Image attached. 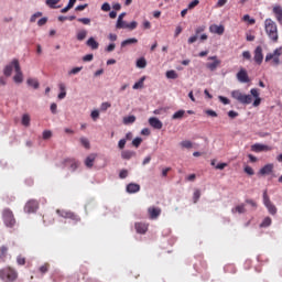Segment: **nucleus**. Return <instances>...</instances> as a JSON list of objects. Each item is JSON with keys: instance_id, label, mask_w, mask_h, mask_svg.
I'll return each instance as SVG.
<instances>
[{"instance_id": "obj_5", "label": "nucleus", "mask_w": 282, "mask_h": 282, "mask_svg": "<svg viewBox=\"0 0 282 282\" xmlns=\"http://www.w3.org/2000/svg\"><path fill=\"white\" fill-rule=\"evenodd\" d=\"M263 204H264L269 215L274 216L279 212V209L276 208V205H274V203H272V200H270V196H268V189H265L263 192Z\"/></svg>"}, {"instance_id": "obj_4", "label": "nucleus", "mask_w": 282, "mask_h": 282, "mask_svg": "<svg viewBox=\"0 0 282 282\" xmlns=\"http://www.w3.org/2000/svg\"><path fill=\"white\" fill-rule=\"evenodd\" d=\"M2 220L7 228H14V226H17V218H14V213H12L10 208L2 210Z\"/></svg>"}, {"instance_id": "obj_12", "label": "nucleus", "mask_w": 282, "mask_h": 282, "mask_svg": "<svg viewBox=\"0 0 282 282\" xmlns=\"http://www.w3.org/2000/svg\"><path fill=\"white\" fill-rule=\"evenodd\" d=\"M251 151H253L254 153H261L263 151H272V148L270 145L256 143L251 145Z\"/></svg>"}, {"instance_id": "obj_43", "label": "nucleus", "mask_w": 282, "mask_h": 282, "mask_svg": "<svg viewBox=\"0 0 282 282\" xmlns=\"http://www.w3.org/2000/svg\"><path fill=\"white\" fill-rule=\"evenodd\" d=\"M8 246L0 247V257H8Z\"/></svg>"}, {"instance_id": "obj_6", "label": "nucleus", "mask_w": 282, "mask_h": 282, "mask_svg": "<svg viewBox=\"0 0 282 282\" xmlns=\"http://www.w3.org/2000/svg\"><path fill=\"white\" fill-rule=\"evenodd\" d=\"M281 55L282 48H275L273 53H269L265 55V63H270V61H273V65H281Z\"/></svg>"}, {"instance_id": "obj_26", "label": "nucleus", "mask_w": 282, "mask_h": 282, "mask_svg": "<svg viewBox=\"0 0 282 282\" xmlns=\"http://www.w3.org/2000/svg\"><path fill=\"white\" fill-rule=\"evenodd\" d=\"M135 43H138V39L131 37V39L122 41L121 47H127V45H135Z\"/></svg>"}, {"instance_id": "obj_50", "label": "nucleus", "mask_w": 282, "mask_h": 282, "mask_svg": "<svg viewBox=\"0 0 282 282\" xmlns=\"http://www.w3.org/2000/svg\"><path fill=\"white\" fill-rule=\"evenodd\" d=\"M135 28H138V22L132 21V22L128 23L126 30H135Z\"/></svg>"}, {"instance_id": "obj_36", "label": "nucleus", "mask_w": 282, "mask_h": 282, "mask_svg": "<svg viewBox=\"0 0 282 282\" xmlns=\"http://www.w3.org/2000/svg\"><path fill=\"white\" fill-rule=\"evenodd\" d=\"M79 142H80L82 147H84L85 149H89L90 143H89V140L87 138H85V137L80 138Z\"/></svg>"}, {"instance_id": "obj_33", "label": "nucleus", "mask_w": 282, "mask_h": 282, "mask_svg": "<svg viewBox=\"0 0 282 282\" xmlns=\"http://www.w3.org/2000/svg\"><path fill=\"white\" fill-rule=\"evenodd\" d=\"M26 83L30 87H33V89H39V80L29 78Z\"/></svg>"}, {"instance_id": "obj_62", "label": "nucleus", "mask_w": 282, "mask_h": 282, "mask_svg": "<svg viewBox=\"0 0 282 282\" xmlns=\"http://www.w3.org/2000/svg\"><path fill=\"white\" fill-rule=\"evenodd\" d=\"M171 171V167H165L162 170V177H167L169 173Z\"/></svg>"}, {"instance_id": "obj_60", "label": "nucleus", "mask_w": 282, "mask_h": 282, "mask_svg": "<svg viewBox=\"0 0 282 282\" xmlns=\"http://www.w3.org/2000/svg\"><path fill=\"white\" fill-rule=\"evenodd\" d=\"M90 116L93 120H98V118H100V112L98 110H94Z\"/></svg>"}, {"instance_id": "obj_22", "label": "nucleus", "mask_w": 282, "mask_h": 282, "mask_svg": "<svg viewBox=\"0 0 282 282\" xmlns=\"http://www.w3.org/2000/svg\"><path fill=\"white\" fill-rule=\"evenodd\" d=\"M122 160H131V158H135V152L131 150H124L121 152Z\"/></svg>"}, {"instance_id": "obj_32", "label": "nucleus", "mask_w": 282, "mask_h": 282, "mask_svg": "<svg viewBox=\"0 0 282 282\" xmlns=\"http://www.w3.org/2000/svg\"><path fill=\"white\" fill-rule=\"evenodd\" d=\"M137 67H139V69H144V67H147V59L144 57H141L137 61Z\"/></svg>"}, {"instance_id": "obj_59", "label": "nucleus", "mask_w": 282, "mask_h": 282, "mask_svg": "<svg viewBox=\"0 0 282 282\" xmlns=\"http://www.w3.org/2000/svg\"><path fill=\"white\" fill-rule=\"evenodd\" d=\"M242 57H243L246 61H250V58H252V55L250 54L249 51H245V52H242Z\"/></svg>"}, {"instance_id": "obj_64", "label": "nucleus", "mask_w": 282, "mask_h": 282, "mask_svg": "<svg viewBox=\"0 0 282 282\" xmlns=\"http://www.w3.org/2000/svg\"><path fill=\"white\" fill-rule=\"evenodd\" d=\"M113 50H116V45L112 43V44H109L107 47H106V52H113Z\"/></svg>"}, {"instance_id": "obj_13", "label": "nucleus", "mask_w": 282, "mask_h": 282, "mask_svg": "<svg viewBox=\"0 0 282 282\" xmlns=\"http://www.w3.org/2000/svg\"><path fill=\"white\" fill-rule=\"evenodd\" d=\"M148 214L150 219H158L162 215V209L160 207H149Z\"/></svg>"}, {"instance_id": "obj_45", "label": "nucleus", "mask_w": 282, "mask_h": 282, "mask_svg": "<svg viewBox=\"0 0 282 282\" xmlns=\"http://www.w3.org/2000/svg\"><path fill=\"white\" fill-rule=\"evenodd\" d=\"M50 270V263H45L44 265L40 267V272L42 274H46V272H48Z\"/></svg>"}, {"instance_id": "obj_61", "label": "nucleus", "mask_w": 282, "mask_h": 282, "mask_svg": "<svg viewBox=\"0 0 282 282\" xmlns=\"http://www.w3.org/2000/svg\"><path fill=\"white\" fill-rule=\"evenodd\" d=\"M226 166H228V163H218V164L216 165V169H217L218 171H224V169H226Z\"/></svg>"}, {"instance_id": "obj_14", "label": "nucleus", "mask_w": 282, "mask_h": 282, "mask_svg": "<svg viewBox=\"0 0 282 282\" xmlns=\"http://www.w3.org/2000/svg\"><path fill=\"white\" fill-rule=\"evenodd\" d=\"M253 59L256 63H258V65H261V63H263V48L261 46L256 47Z\"/></svg>"}, {"instance_id": "obj_25", "label": "nucleus", "mask_w": 282, "mask_h": 282, "mask_svg": "<svg viewBox=\"0 0 282 282\" xmlns=\"http://www.w3.org/2000/svg\"><path fill=\"white\" fill-rule=\"evenodd\" d=\"M13 63H14V59L4 67V70H3L4 76H12V69H14Z\"/></svg>"}, {"instance_id": "obj_20", "label": "nucleus", "mask_w": 282, "mask_h": 282, "mask_svg": "<svg viewBox=\"0 0 282 282\" xmlns=\"http://www.w3.org/2000/svg\"><path fill=\"white\" fill-rule=\"evenodd\" d=\"M127 193H140V185L135 183H130L127 185Z\"/></svg>"}, {"instance_id": "obj_21", "label": "nucleus", "mask_w": 282, "mask_h": 282, "mask_svg": "<svg viewBox=\"0 0 282 282\" xmlns=\"http://www.w3.org/2000/svg\"><path fill=\"white\" fill-rule=\"evenodd\" d=\"M86 45L90 47V50H98V47H100V44L96 42L94 37H89L86 42Z\"/></svg>"}, {"instance_id": "obj_3", "label": "nucleus", "mask_w": 282, "mask_h": 282, "mask_svg": "<svg viewBox=\"0 0 282 282\" xmlns=\"http://www.w3.org/2000/svg\"><path fill=\"white\" fill-rule=\"evenodd\" d=\"M0 279L4 282H14L19 279V273L11 267H6L0 270Z\"/></svg>"}, {"instance_id": "obj_49", "label": "nucleus", "mask_w": 282, "mask_h": 282, "mask_svg": "<svg viewBox=\"0 0 282 282\" xmlns=\"http://www.w3.org/2000/svg\"><path fill=\"white\" fill-rule=\"evenodd\" d=\"M121 26L118 25V20H117V24L116 28L117 30H127V25H129V23L124 22L123 20H121Z\"/></svg>"}, {"instance_id": "obj_39", "label": "nucleus", "mask_w": 282, "mask_h": 282, "mask_svg": "<svg viewBox=\"0 0 282 282\" xmlns=\"http://www.w3.org/2000/svg\"><path fill=\"white\" fill-rule=\"evenodd\" d=\"M22 124L23 127H30V115L22 116Z\"/></svg>"}, {"instance_id": "obj_58", "label": "nucleus", "mask_w": 282, "mask_h": 282, "mask_svg": "<svg viewBox=\"0 0 282 282\" xmlns=\"http://www.w3.org/2000/svg\"><path fill=\"white\" fill-rule=\"evenodd\" d=\"M85 63H89V61H94V54H87L83 57Z\"/></svg>"}, {"instance_id": "obj_2", "label": "nucleus", "mask_w": 282, "mask_h": 282, "mask_svg": "<svg viewBox=\"0 0 282 282\" xmlns=\"http://www.w3.org/2000/svg\"><path fill=\"white\" fill-rule=\"evenodd\" d=\"M264 30L272 43H279V28L276 26V22L272 19H267L264 21Z\"/></svg>"}, {"instance_id": "obj_8", "label": "nucleus", "mask_w": 282, "mask_h": 282, "mask_svg": "<svg viewBox=\"0 0 282 282\" xmlns=\"http://www.w3.org/2000/svg\"><path fill=\"white\" fill-rule=\"evenodd\" d=\"M207 61H212L206 63L205 67L207 69H209V72H216L217 67H219L221 65V59H219V57H217V55L214 56H209L207 58Z\"/></svg>"}, {"instance_id": "obj_9", "label": "nucleus", "mask_w": 282, "mask_h": 282, "mask_svg": "<svg viewBox=\"0 0 282 282\" xmlns=\"http://www.w3.org/2000/svg\"><path fill=\"white\" fill-rule=\"evenodd\" d=\"M13 65L15 72L13 80L14 83L21 84L23 83V72H21V64H19V59H13Z\"/></svg>"}, {"instance_id": "obj_54", "label": "nucleus", "mask_w": 282, "mask_h": 282, "mask_svg": "<svg viewBox=\"0 0 282 282\" xmlns=\"http://www.w3.org/2000/svg\"><path fill=\"white\" fill-rule=\"evenodd\" d=\"M110 107H111V104L106 101L101 104L100 110L107 111V109H109Z\"/></svg>"}, {"instance_id": "obj_30", "label": "nucleus", "mask_w": 282, "mask_h": 282, "mask_svg": "<svg viewBox=\"0 0 282 282\" xmlns=\"http://www.w3.org/2000/svg\"><path fill=\"white\" fill-rule=\"evenodd\" d=\"M184 113H186V111L184 110H178L176 111L173 116H172V120H182L184 118Z\"/></svg>"}, {"instance_id": "obj_46", "label": "nucleus", "mask_w": 282, "mask_h": 282, "mask_svg": "<svg viewBox=\"0 0 282 282\" xmlns=\"http://www.w3.org/2000/svg\"><path fill=\"white\" fill-rule=\"evenodd\" d=\"M79 72H83V66L73 68L72 70L68 72V75H69V76L76 75V74H78Z\"/></svg>"}, {"instance_id": "obj_51", "label": "nucleus", "mask_w": 282, "mask_h": 282, "mask_svg": "<svg viewBox=\"0 0 282 282\" xmlns=\"http://www.w3.org/2000/svg\"><path fill=\"white\" fill-rule=\"evenodd\" d=\"M245 173H247V175H254V170H252L250 165H247L245 166Z\"/></svg>"}, {"instance_id": "obj_57", "label": "nucleus", "mask_w": 282, "mask_h": 282, "mask_svg": "<svg viewBox=\"0 0 282 282\" xmlns=\"http://www.w3.org/2000/svg\"><path fill=\"white\" fill-rule=\"evenodd\" d=\"M127 145V139H121V140H119V142H118V148L119 149H124V147Z\"/></svg>"}, {"instance_id": "obj_11", "label": "nucleus", "mask_w": 282, "mask_h": 282, "mask_svg": "<svg viewBox=\"0 0 282 282\" xmlns=\"http://www.w3.org/2000/svg\"><path fill=\"white\" fill-rule=\"evenodd\" d=\"M236 77L239 83H249L250 82V77L248 76V70H246L245 68H241L237 73Z\"/></svg>"}, {"instance_id": "obj_16", "label": "nucleus", "mask_w": 282, "mask_h": 282, "mask_svg": "<svg viewBox=\"0 0 282 282\" xmlns=\"http://www.w3.org/2000/svg\"><path fill=\"white\" fill-rule=\"evenodd\" d=\"M134 228L139 235H145L147 230H149V225L144 223H135Z\"/></svg>"}, {"instance_id": "obj_37", "label": "nucleus", "mask_w": 282, "mask_h": 282, "mask_svg": "<svg viewBox=\"0 0 282 282\" xmlns=\"http://www.w3.org/2000/svg\"><path fill=\"white\" fill-rule=\"evenodd\" d=\"M78 23H83V25H91V19L89 18H78Z\"/></svg>"}, {"instance_id": "obj_38", "label": "nucleus", "mask_w": 282, "mask_h": 282, "mask_svg": "<svg viewBox=\"0 0 282 282\" xmlns=\"http://www.w3.org/2000/svg\"><path fill=\"white\" fill-rule=\"evenodd\" d=\"M199 197H202V192L199 189H195L193 195L194 204H197V202H199Z\"/></svg>"}, {"instance_id": "obj_53", "label": "nucleus", "mask_w": 282, "mask_h": 282, "mask_svg": "<svg viewBox=\"0 0 282 282\" xmlns=\"http://www.w3.org/2000/svg\"><path fill=\"white\" fill-rule=\"evenodd\" d=\"M218 99L220 100V102H223V105H230V99H228L227 97L219 96Z\"/></svg>"}, {"instance_id": "obj_63", "label": "nucleus", "mask_w": 282, "mask_h": 282, "mask_svg": "<svg viewBox=\"0 0 282 282\" xmlns=\"http://www.w3.org/2000/svg\"><path fill=\"white\" fill-rule=\"evenodd\" d=\"M45 23H47V18H42L37 21V25H40V28L45 25Z\"/></svg>"}, {"instance_id": "obj_47", "label": "nucleus", "mask_w": 282, "mask_h": 282, "mask_svg": "<svg viewBox=\"0 0 282 282\" xmlns=\"http://www.w3.org/2000/svg\"><path fill=\"white\" fill-rule=\"evenodd\" d=\"M128 176H129V171H127V170L120 171V173H119L120 180H127Z\"/></svg>"}, {"instance_id": "obj_56", "label": "nucleus", "mask_w": 282, "mask_h": 282, "mask_svg": "<svg viewBox=\"0 0 282 282\" xmlns=\"http://www.w3.org/2000/svg\"><path fill=\"white\" fill-rule=\"evenodd\" d=\"M39 17H43V13L36 12L35 14H33L30 19L31 23H34L36 19H39Z\"/></svg>"}, {"instance_id": "obj_31", "label": "nucleus", "mask_w": 282, "mask_h": 282, "mask_svg": "<svg viewBox=\"0 0 282 282\" xmlns=\"http://www.w3.org/2000/svg\"><path fill=\"white\" fill-rule=\"evenodd\" d=\"M133 122H135V116L123 117V124H133Z\"/></svg>"}, {"instance_id": "obj_28", "label": "nucleus", "mask_w": 282, "mask_h": 282, "mask_svg": "<svg viewBox=\"0 0 282 282\" xmlns=\"http://www.w3.org/2000/svg\"><path fill=\"white\" fill-rule=\"evenodd\" d=\"M76 37L77 41H85V39H87V30L83 29L78 31Z\"/></svg>"}, {"instance_id": "obj_17", "label": "nucleus", "mask_w": 282, "mask_h": 282, "mask_svg": "<svg viewBox=\"0 0 282 282\" xmlns=\"http://www.w3.org/2000/svg\"><path fill=\"white\" fill-rule=\"evenodd\" d=\"M149 124L153 129H162V127H164V124L160 121V119H158L155 117H152L149 119Z\"/></svg>"}, {"instance_id": "obj_42", "label": "nucleus", "mask_w": 282, "mask_h": 282, "mask_svg": "<svg viewBox=\"0 0 282 282\" xmlns=\"http://www.w3.org/2000/svg\"><path fill=\"white\" fill-rule=\"evenodd\" d=\"M141 144H142V138L137 137L135 139L132 140V145H134L135 149H138Z\"/></svg>"}, {"instance_id": "obj_1", "label": "nucleus", "mask_w": 282, "mask_h": 282, "mask_svg": "<svg viewBox=\"0 0 282 282\" xmlns=\"http://www.w3.org/2000/svg\"><path fill=\"white\" fill-rule=\"evenodd\" d=\"M251 95L243 94L241 90H232L231 91V98L234 100H237V102H240V105H251L252 97L256 98L252 106L259 107L261 105V97H259V89L252 88L250 90Z\"/></svg>"}, {"instance_id": "obj_34", "label": "nucleus", "mask_w": 282, "mask_h": 282, "mask_svg": "<svg viewBox=\"0 0 282 282\" xmlns=\"http://www.w3.org/2000/svg\"><path fill=\"white\" fill-rule=\"evenodd\" d=\"M57 3H61V0H46V6H48V8H52L53 10H56Z\"/></svg>"}, {"instance_id": "obj_15", "label": "nucleus", "mask_w": 282, "mask_h": 282, "mask_svg": "<svg viewBox=\"0 0 282 282\" xmlns=\"http://www.w3.org/2000/svg\"><path fill=\"white\" fill-rule=\"evenodd\" d=\"M209 32L212 34H218L219 36H221V34L226 32V28H224V25L212 24L209 26Z\"/></svg>"}, {"instance_id": "obj_19", "label": "nucleus", "mask_w": 282, "mask_h": 282, "mask_svg": "<svg viewBox=\"0 0 282 282\" xmlns=\"http://www.w3.org/2000/svg\"><path fill=\"white\" fill-rule=\"evenodd\" d=\"M273 14H274L278 23H282V7L281 6L273 7Z\"/></svg>"}, {"instance_id": "obj_52", "label": "nucleus", "mask_w": 282, "mask_h": 282, "mask_svg": "<svg viewBox=\"0 0 282 282\" xmlns=\"http://www.w3.org/2000/svg\"><path fill=\"white\" fill-rule=\"evenodd\" d=\"M50 138H52V131L45 130L43 132V140H50Z\"/></svg>"}, {"instance_id": "obj_24", "label": "nucleus", "mask_w": 282, "mask_h": 282, "mask_svg": "<svg viewBox=\"0 0 282 282\" xmlns=\"http://www.w3.org/2000/svg\"><path fill=\"white\" fill-rule=\"evenodd\" d=\"M65 164L69 165L70 171H76V169H78V162L74 159L65 160Z\"/></svg>"}, {"instance_id": "obj_18", "label": "nucleus", "mask_w": 282, "mask_h": 282, "mask_svg": "<svg viewBox=\"0 0 282 282\" xmlns=\"http://www.w3.org/2000/svg\"><path fill=\"white\" fill-rule=\"evenodd\" d=\"M272 171H274V164L269 163V164L264 165L263 167H261L259 173H260V175H270V173H272Z\"/></svg>"}, {"instance_id": "obj_7", "label": "nucleus", "mask_w": 282, "mask_h": 282, "mask_svg": "<svg viewBox=\"0 0 282 282\" xmlns=\"http://www.w3.org/2000/svg\"><path fill=\"white\" fill-rule=\"evenodd\" d=\"M56 213L59 215V217H63V219H72V221H74L75 224H78V221H80L78 215L74 214L73 212L57 209Z\"/></svg>"}, {"instance_id": "obj_27", "label": "nucleus", "mask_w": 282, "mask_h": 282, "mask_svg": "<svg viewBox=\"0 0 282 282\" xmlns=\"http://www.w3.org/2000/svg\"><path fill=\"white\" fill-rule=\"evenodd\" d=\"M269 226H272V218H270V216H267L260 224V228H269Z\"/></svg>"}, {"instance_id": "obj_10", "label": "nucleus", "mask_w": 282, "mask_h": 282, "mask_svg": "<svg viewBox=\"0 0 282 282\" xmlns=\"http://www.w3.org/2000/svg\"><path fill=\"white\" fill-rule=\"evenodd\" d=\"M25 213H36L39 210V200L31 199L24 206Z\"/></svg>"}, {"instance_id": "obj_40", "label": "nucleus", "mask_w": 282, "mask_h": 282, "mask_svg": "<svg viewBox=\"0 0 282 282\" xmlns=\"http://www.w3.org/2000/svg\"><path fill=\"white\" fill-rule=\"evenodd\" d=\"M166 78L175 80V78H177V73L175 70H167L166 72Z\"/></svg>"}, {"instance_id": "obj_29", "label": "nucleus", "mask_w": 282, "mask_h": 282, "mask_svg": "<svg viewBox=\"0 0 282 282\" xmlns=\"http://www.w3.org/2000/svg\"><path fill=\"white\" fill-rule=\"evenodd\" d=\"M144 80H147V77H141L139 82H137L132 88L133 89H142V87H144Z\"/></svg>"}, {"instance_id": "obj_35", "label": "nucleus", "mask_w": 282, "mask_h": 282, "mask_svg": "<svg viewBox=\"0 0 282 282\" xmlns=\"http://www.w3.org/2000/svg\"><path fill=\"white\" fill-rule=\"evenodd\" d=\"M231 213H239V214L241 215V214L246 213V206H243V205H238V206H236V207L231 210Z\"/></svg>"}, {"instance_id": "obj_55", "label": "nucleus", "mask_w": 282, "mask_h": 282, "mask_svg": "<svg viewBox=\"0 0 282 282\" xmlns=\"http://www.w3.org/2000/svg\"><path fill=\"white\" fill-rule=\"evenodd\" d=\"M101 10L104 12H109L111 10V6L108 3V2H105L102 6H101Z\"/></svg>"}, {"instance_id": "obj_44", "label": "nucleus", "mask_w": 282, "mask_h": 282, "mask_svg": "<svg viewBox=\"0 0 282 282\" xmlns=\"http://www.w3.org/2000/svg\"><path fill=\"white\" fill-rule=\"evenodd\" d=\"M197 6H199V0H194L189 2V4L187 6V10H193L194 8H197Z\"/></svg>"}, {"instance_id": "obj_23", "label": "nucleus", "mask_w": 282, "mask_h": 282, "mask_svg": "<svg viewBox=\"0 0 282 282\" xmlns=\"http://www.w3.org/2000/svg\"><path fill=\"white\" fill-rule=\"evenodd\" d=\"M95 161H96V154L88 155L85 160V164H86L87 169H91V166H94Z\"/></svg>"}, {"instance_id": "obj_48", "label": "nucleus", "mask_w": 282, "mask_h": 282, "mask_svg": "<svg viewBox=\"0 0 282 282\" xmlns=\"http://www.w3.org/2000/svg\"><path fill=\"white\" fill-rule=\"evenodd\" d=\"M17 263H18V265H25V257L18 256L17 257Z\"/></svg>"}, {"instance_id": "obj_41", "label": "nucleus", "mask_w": 282, "mask_h": 282, "mask_svg": "<svg viewBox=\"0 0 282 282\" xmlns=\"http://www.w3.org/2000/svg\"><path fill=\"white\" fill-rule=\"evenodd\" d=\"M181 147H183V149H193V142L188 140L182 141Z\"/></svg>"}]
</instances>
